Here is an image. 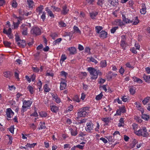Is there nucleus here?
Here are the masks:
<instances>
[{
    "mask_svg": "<svg viewBox=\"0 0 150 150\" xmlns=\"http://www.w3.org/2000/svg\"><path fill=\"white\" fill-rule=\"evenodd\" d=\"M87 70L91 75V78L93 79H96L98 78L99 74L100 75H101L102 74L100 70H96L91 67H88Z\"/></svg>",
    "mask_w": 150,
    "mask_h": 150,
    "instance_id": "nucleus-1",
    "label": "nucleus"
},
{
    "mask_svg": "<svg viewBox=\"0 0 150 150\" xmlns=\"http://www.w3.org/2000/svg\"><path fill=\"white\" fill-rule=\"evenodd\" d=\"M135 134L137 136H142L144 137H147L149 135L148 133L147 132L146 128L145 127H143L141 129L136 131Z\"/></svg>",
    "mask_w": 150,
    "mask_h": 150,
    "instance_id": "nucleus-2",
    "label": "nucleus"
},
{
    "mask_svg": "<svg viewBox=\"0 0 150 150\" xmlns=\"http://www.w3.org/2000/svg\"><path fill=\"white\" fill-rule=\"evenodd\" d=\"M89 108L88 107H85L80 109L79 112L78 113V117H85L88 114L89 111Z\"/></svg>",
    "mask_w": 150,
    "mask_h": 150,
    "instance_id": "nucleus-3",
    "label": "nucleus"
},
{
    "mask_svg": "<svg viewBox=\"0 0 150 150\" xmlns=\"http://www.w3.org/2000/svg\"><path fill=\"white\" fill-rule=\"evenodd\" d=\"M123 21L127 24L133 23V25H137L139 22V21L138 19V17L136 16L134 17L135 21L133 22L132 20H130L126 18L124 15H122Z\"/></svg>",
    "mask_w": 150,
    "mask_h": 150,
    "instance_id": "nucleus-4",
    "label": "nucleus"
},
{
    "mask_svg": "<svg viewBox=\"0 0 150 150\" xmlns=\"http://www.w3.org/2000/svg\"><path fill=\"white\" fill-rule=\"evenodd\" d=\"M86 131L88 133H91L94 131V127L93 124L90 122L87 123L86 126L85 127Z\"/></svg>",
    "mask_w": 150,
    "mask_h": 150,
    "instance_id": "nucleus-5",
    "label": "nucleus"
},
{
    "mask_svg": "<svg viewBox=\"0 0 150 150\" xmlns=\"http://www.w3.org/2000/svg\"><path fill=\"white\" fill-rule=\"evenodd\" d=\"M30 32L32 34L35 35H39L41 33L40 29L37 27L33 28L31 30Z\"/></svg>",
    "mask_w": 150,
    "mask_h": 150,
    "instance_id": "nucleus-6",
    "label": "nucleus"
},
{
    "mask_svg": "<svg viewBox=\"0 0 150 150\" xmlns=\"http://www.w3.org/2000/svg\"><path fill=\"white\" fill-rule=\"evenodd\" d=\"M121 39L120 46L123 49L125 50L126 47L127 45V43L126 42V37L125 35H122L121 36Z\"/></svg>",
    "mask_w": 150,
    "mask_h": 150,
    "instance_id": "nucleus-7",
    "label": "nucleus"
},
{
    "mask_svg": "<svg viewBox=\"0 0 150 150\" xmlns=\"http://www.w3.org/2000/svg\"><path fill=\"white\" fill-rule=\"evenodd\" d=\"M61 79L62 81L60 83V89L62 91L65 89L67 87V84L64 79L61 78Z\"/></svg>",
    "mask_w": 150,
    "mask_h": 150,
    "instance_id": "nucleus-8",
    "label": "nucleus"
},
{
    "mask_svg": "<svg viewBox=\"0 0 150 150\" xmlns=\"http://www.w3.org/2000/svg\"><path fill=\"white\" fill-rule=\"evenodd\" d=\"M20 28L21 30L22 33L23 35H25L28 34V28L25 25H22L20 27Z\"/></svg>",
    "mask_w": 150,
    "mask_h": 150,
    "instance_id": "nucleus-9",
    "label": "nucleus"
},
{
    "mask_svg": "<svg viewBox=\"0 0 150 150\" xmlns=\"http://www.w3.org/2000/svg\"><path fill=\"white\" fill-rule=\"evenodd\" d=\"M14 114V112L10 108L6 109V115L8 118H10L12 117Z\"/></svg>",
    "mask_w": 150,
    "mask_h": 150,
    "instance_id": "nucleus-10",
    "label": "nucleus"
},
{
    "mask_svg": "<svg viewBox=\"0 0 150 150\" xmlns=\"http://www.w3.org/2000/svg\"><path fill=\"white\" fill-rule=\"evenodd\" d=\"M125 107L123 106L121 107H119V109L116 110V114L118 115H120L122 113H124L125 112Z\"/></svg>",
    "mask_w": 150,
    "mask_h": 150,
    "instance_id": "nucleus-11",
    "label": "nucleus"
},
{
    "mask_svg": "<svg viewBox=\"0 0 150 150\" xmlns=\"http://www.w3.org/2000/svg\"><path fill=\"white\" fill-rule=\"evenodd\" d=\"M50 110L53 113H57L59 111V107L55 105H50Z\"/></svg>",
    "mask_w": 150,
    "mask_h": 150,
    "instance_id": "nucleus-12",
    "label": "nucleus"
},
{
    "mask_svg": "<svg viewBox=\"0 0 150 150\" xmlns=\"http://www.w3.org/2000/svg\"><path fill=\"white\" fill-rule=\"evenodd\" d=\"M108 1L107 6L112 5L114 6L118 3V0H107Z\"/></svg>",
    "mask_w": 150,
    "mask_h": 150,
    "instance_id": "nucleus-13",
    "label": "nucleus"
},
{
    "mask_svg": "<svg viewBox=\"0 0 150 150\" xmlns=\"http://www.w3.org/2000/svg\"><path fill=\"white\" fill-rule=\"evenodd\" d=\"M32 103V102L30 100H24L23 102V105L28 108L30 107Z\"/></svg>",
    "mask_w": 150,
    "mask_h": 150,
    "instance_id": "nucleus-14",
    "label": "nucleus"
},
{
    "mask_svg": "<svg viewBox=\"0 0 150 150\" xmlns=\"http://www.w3.org/2000/svg\"><path fill=\"white\" fill-rule=\"evenodd\" d=\"M53 100L57 103H59L61 102V100L56 94H52Z\"/></svg>",
    "mask_w": 150,
    "mask_h": 150,
    "instance_id": "nucleus-15",
    "label": "nucleus"
},
{
    "mask_svg": "<svg viewBox=\"0 0 150 150\" xmlns=\"http://www.w3.org/2000/svg\"><path fill=\"white\" fill-rule=\"evenodd\" d=\"M113 24L114 25L117 26H122L124 25L123 22L120 19H118L116 20L113 22Z\"/></svg>",
    "mask_w": 150,
    "mask_h": 150,
    "instance_id": "nucleus-16",
    "label": "nucleus"
},
{
    "mask_svg": "<svg viewBox=\"0 0 150 150\" xmlns=\"http://www.w3.org/2000/svg\"><path fill=\"white\" fill-rule=\"evenodd\" d=\"M140 12L142 14H145L146 13V7L145 4H142V8L140 11Z\"/></svg>",
    "mask_w": 150,
    "mask_h": 150,
    "instance_id": "nucleus-17",
    "label": "nucleus"
},
{
    "mask_svg": "<svg viewBox=\"0 0 150 150\" xmlns=\"http://www.w3.org/2000/svg\"><path fill=\"white\" fill-rule=\"evenodd\" d=\"M105 1L104 0H98L97 3V4L99 6L103 7V4L105 6H107V3H105Z\"/></svg>",
    "mask_w": 150,
    "mask_h": 150,
    "instance_id": "nucleus-18",
    "label": "nucleus"
},
{
    "mask_svg": "<svg viewBox=\"0 0 150 150\" xmlns=\"http://www.w3.org/2000/svg\"><path fill=\"white\" fill-rule=\"evenodd\" d=\"M99 36L103 38H105L106 37L107 33L105 31L102 30L99 33Z\"/></svg>",
    "mask_w": 150,
    "mask_h": 150,
    "instance_id": "nucleus-19",
    "label": "nucleus"
},
{
    "mask_svg": "<svg viewBox=\"0 0 150 150\" xmlns=\"http://www.w3.org/2000/svg\"><path fill=\"white\" fill-rule=\"evenodd\" d=\"M18 44L20 47L24 48L26 45L25 41L24 40H20L19 42H18Z\"/></svg>",
    "mask_w": 150,
    "mask_h": 150,
    "instance_id": "nucleus-20",
    "label": "nucleus"
},
{
    "mask_svg": "<svg viewBox=\"0 0 150 150\" xmlns=\"http://www.w3.org/2000/svg\"><path fill=\"white\" fill-rule=\"evenodd\" d=\"M45 11L47 12L48 15L50 17L53 18H54V14L52 13V11L48 7H46L45 8Z\"/></svg>",
    "mask_w": 150,
    "mask_h": 150,
    "instance_id": "nucleus-21",
    "label": "nucleus"
},
{
    "mask_svg": "<svg viewBox=\"0 0 150 150\" xmlns=\"http://www.w3.org/2000/svg\"><path fill=\"white\" fill-rule=\"evenodd\" d=\"M69 11L66 6H64L62 7V10L61 12L62 14L64 15L67 14Z\"/></svg>",
    "mask_w": 150,
    "mask_h": 150,
    "instance_id": "nucleus-22",
    "label": "nucleus"
},
{
    "mask_svg": "<svg viewBox=\"0 0 150 150\" xmlns=\"http://www.w3.org/2000/svg\"><path fill=\"white\" fill-rule=\"evenodd\" d=\"M143 78L145 81L148 83H150V76H147L144 74Z\"/></svg>",
    "mask_w": 150,
    "mask_h": 150,
    "instance_id": "nucleus-23",
    "label": "nucleus"
},
{
    "mask_svg": "<svg viewBox=\"0 0 150 150\" xmlns=\"http://www.w3.org/2000/svg\"><path fill=\"white\" fill-rule=\"evenodd\" d=\"M68 50L70 54H74L76 53V50L75 47H69Z\"/></svg>",
    "mask_w": 150,
    "mask_h": 150,
    "instance_id": "nucleus-24",
    "label": "nucleus"
},
{
    "mask_svg": "<svg viewBox=\"0 0 150 150\" xmlns=\"http://www.w3.org/2000/svg\"><path fill=\"white\" fill-rule=\"evenodd\" d=\"M132 79L134 81L137 82L138 83H142L143 82V81L141 79L138 78L135 76L132 77Z\"/></svg>",
    "mask_w": 150,
    "mask_h": 150,
    "instance_id": "nucleus-25",
    "label": "nucleus"
},
{
    "mask_svg": "<svg viewBox=\"0 0 150 150\" xmlns=\"http://www.w3.org/2000/svg\"><path fill=\"white\" fill-rule=\"evenodd\" d=\"M3 32L4 33L7 35L8 37H9L10 34H11V28H10L8 29V30H6L5 29V28H4Z\"/></svg>",
    "mask_w": 150,
    "mask_h": 150,
    "instance_id": "nucleus-26",
    "label": "nucleus"
},
{
    "mask_svg": "<svg viewBox=\"0 0 150 150\" xmlns=\"http://www.w3.org/2000/svg\"><path fill=\"white\" fill-rule=\"evenodd\" d=\"M43 9V5H40V6L37 7L36 9V11L39 12V15L41 13H42V10Z\"/></svg>",
    "mask_w": 150,
    "mask_h": 150,
    "instance_id": "nucleus-27",
    "label": "nucleus"
},
{
    "mask_svg": "<svg viewBox=\"0 0 150 150\" xmlns=\"http://www.w3.org/2000/svg\"><path fill=\"white\" fill-rule=\"evenodd\" d=\"M28 7L30 8H32L34 6V2L32 0H27Z\"/></svg>",
    "mask_w": 150,
    "mask_h": 150,
    "instance_id": "nucleus-28",
    "label": "nucleus"
},
{
    "mask_svg": "<svg viewBox=\"0 0 150 150\" xmlns=\"http://www.w3.org/2000/svg\"><path fill=\"white\" fill-rule=\"evenodd\" d=\"M71 132V135L73 136H76L77 134V132L76 130L74 129L71 128H70L69 129Z\"/></svg>",
    "mask_w": 150,
    "mask_h": 150,
    "instance_id": "nucleus-29",
    "label": "nucleus"
},
{
    "mask_svg": "<svg viewBox=\"0 0 150 150\" xmlns=\"http://www.w3.org/2000/svg\"><path fill=\"white\" fill-rule=\"evenodd\" d=\"M119 121V123L118 124V126L119 127L124 126V118H121Z\"/></svg>",
    "mask_w": 150,
    "mask_h": 150,
    "instance_id": "nucleus-30",
    "label": "nucleus"
},
{
    "mask_svg": "<svg viewBox=\"0 0 150 150\" xmlns=\"http://www.w3.org/2000/svg\"><path fill=\"white\" fill-rule=\"evenodd\" d=\"M150 99V97L147 96L142 101V103L144 105H145L148 103Z\"/></svg>",
    "mask_w": 150,
    "mask_h": 150,
    "instance_id": "nucleus-31",
    "label": "nucleus"
},
{
    "mask_svg": "<svg viewBox=\"0 0 150 150\" xmlns=\"http://www.w3.org/2000/svg\"><path fill=\"white\" fill-rule=\"evenodd\" d=\"M98 12H93L90 13V14L91 17L93 19H95V17L98 14Z\"/></svg>",
    "mask_w": 150,
    "mask_h": 150,
    "instance_id": "nucleus-32",
    "label": "nucleus"
},
{
    "mask_svg": "<svg viewBox=\"0 0 150 150\" xmlns=\"http://www.w3.org/2000/svg\"><path fill=\"white\" fill-rule=\"evenodd\" d=\"M100 66L101 67H105L107 66V62L105 60L101 61L100 63Z\"/></svg>",
    "mask_w": 150,
    "mask_h": 150,
    "instance_id": "nucleus-33",
    "label": "nucleus"
},
{
    "mask_svg": "<svg viewBox=\"0 0 150 150\" xmlns=\"http://www.w3.org/2000/svg\"><path fill=\"white\" fill-rule=\"evenodd\" d=\"M40 126V127L38 128L39 129H45L46 127L45 126V123L43 122H41L39 124Z\"/></svg>",
    "mask_w": 150,
    "mask_h": 150,
    "instance_id": "nucleus-34",
    "label": "nucleus"
},
{
    "mask_svg": "<svg viewBox=\"0 0 150 150\" xmlns=\"http://www.w3.org/2000/svg\"><path fill=\"white\" fill-rule=\"evenodd\" d=\"M142 119L146 121L148 120L149 119V115H147L146 114H143L142 113Z\"/></svg>",
    "mask_w": 150,
    "mask_h": 150,
    "instance_id": "nucleus-35",
    "label": "nucleus"
},
{
    "mask_svg": "<svg viewBox=\"0 0 150 150\" xmlns=\"http://www.w3.org/2000/svg\"><path fill=\"white\" fill-rule=\"evenodd\" d=\"M103 28L102 26H96L95 27V29L96 32L97 33H99L100 32L102 29Z\"/></svg>",
    "mask_w": 150,
    "mask_h": 150,
    "instance_id": "nucleus-36",
    "label": "nucleus"
},
{
    "mask_svg": "<svg viewBox=\"0 0 150 150\" xmlns=\"http://www.w3.org/2000/svg\"><path fill=\"white\" fill-rule=\"evenodd\" d=\"M4 74V76L6 78H9L11 76V72L9 71H6Z\"/></svg>",
    "mask_w": 150,
    "mask_h": 150,
    "instance_id": "nucleus-37",
    "label": "nucleus"
},
{
    "mask_svg": "<svg viewBox=\"0 0 150 150\" xmlns=\"http://www.w3.org/2000/svg\"><path fill=\"white\" fill-rule=\"evenodd\" d=\"M133 129L134 130V133L135 134L136 131H137V129L138 128V125L135 123L133 124L132 125Z\"/></svg>",
    "mask_w": 150,
    "mask_h": 150,
    "instance_id": "nucleus-38",
    "label": "nucleus"
},
{
    "mask_svg": "<svg viewBox=\"0 0 150 150\" xmlns=\"http://www.w3.org/2000/svg\"><path fill=\"white\" fill-rule=\"evenodd\" d=\"M12 6L14 8H16L17 7L18 4L16 2V0H13L11 4Z\"/></svg>",
    "mask_w": 150,
    "mask_h": 150,
    "instance_id": "nucleus-39",
    "label": "nucleus"
},
{
    "mask_svg": "<svg viewBox=\"0 0 150 150\" xmlns=\"http://www.w3.org/2000/svg\"><path fill=\"white\" fill-rule=\"evenodd\" d=\"M67 59V57L66 56L65 54H62L61 57V59L60 60V63L61 62L63 63L65 60Z\"/></svg>",
    "mask_w": 150,
    "mask_h": 150,
    "instance_id": "nucleus-40",
    "label": "nucleus"
},
{
    "mask_svg": "<svg viewBox=\"0 0 150 150\" xmlns=\"http://www.w3.org/2000/svg\"><path fill=\"white\" fill-rule=\"evenodd\" d=\"M3 43L6 47H10L11 45V43L8 41H4Z\"/></svg>",
    "mask_w": 150,
    "mask_h": 150,
    "instance_id": "nucleus-41",
    "label": "nucleus"
},
{
    "mask_svg": "<svg viewBox=\"0 0 150 150\" xmlns=\"http://www.w3.org/2000/svg\"><path fill=\"white\" fill-rule=\"evenodd\" d=\"M27 89L31 94L33 93L34 92L33 88L31 86L29 85L27 87Z\"/></svg>",
    "mask_w": 150,
    "mask_h": 150,
    "instance_id": "nucleus-42",
    "label": "nucleus"
},
{
    "mask_svg": "<svg viewBox=\"0 0 150 150\" xmlns=\"http://www.w3.org/2000/svg\"><path fill=\"white\" fill-rule=\"evenodd\" d=\"M74 31L77 33H81V31L79 28L76 26H74L73 27Z\"/></svg>",
    "mask_w": 150,
    "mask_h": 150,
    "instance_id": "nucleus-43",
    "label": "nucleus"
},
{
    "mask_svg": "<svg viewBox=\"0 0 150 150\" xmlns=\"http://www.w3.org/2000/svg\"><path fill=\"white\" fill-rule=\"evenodd\" d=\"M102 120L105 122L107 125H108L110 120L109 118H103L102 119Z\"/></svg>",
    "mask_w": 150,
    "mask_h": 150,
    "instance_id": "nucleus-44",
    "label": "nucleus"
},
{
    "mask_svg": "<svg viewBox=\"0 0 150 150\" xmlns=\"http://www.w3.org/2000/svg\"><path fill=\"white\" fill-rule=\"evenodd\" d=\"M44 91L46 92H48L50 90V88L48 86V85L47 84H45L44 85Z\"/></svg>",
    "mask_w": 150,
    "mask_h": 150,
    "instance_id": "nucleus-45",
    "label": "nucleus"
},
{
    "mask_svg": "<svg viewBox=\"0 0 150 150\" xmlns=\"http://www.w3.org/2000/svg\"><path fill=\"white\" fill-rule=\"evenodd\" d=\"M20 23V21H19L18 19V21L16 23H15V22H13V24L14 25V28H17L19 25Z\"/></svg>",
    "mask_w": 150,
    "mask_h": 150,
    "instance_id": "nucleus-46",
    "label": "nucleus"
},
{
    "mask_svg": "<svg viewBox=\"0 0 150 150\" xmlns=\"http://www.w3.org/2000/svg\"><path fill=\"white\" fill-rule=\"evenodd\" d=\"M62 40L61 38H59L53 42V45H55L57 43H59Z\"/></svg>",
    "mask_w": 150,
    "mask_h": 150,
    "instance_id": "nucleus-47",
    "label": "nucleus"
},
{
    "mask_svg": "<svg viewBox=\"0 0 150 150\" xmlns=\"http://www.w3.org/2000/svg\"><path fill=\"white\" fill-rule=\"evenodd\" d=\"M59 27H65L67 25L66 24L62 21H59Z\"/></svg>",
    "mask_w": 150,
    "mask_h": 150,
    "instance_id": "nucleus-48",
    "label": "nucleus"
},
{
    "mask_svg": "<svg viewBox=\"0 0 150 150\" xmlns=\"http://www.w3.org/2000/svg\"><path fill=\"white\" fill-rule=\"evenodd\" d=\"M39 115L42 117H45L47 116V114L44 112H40Z\"/></svg>",
    "mask_w": 150,
    "mask_h": 150,
    "instance_id": "nucleus-49",
    "label": "nucleus"
},
{
    "mask_svg": "<svg viewBox=\"0 0 150 150\" xmlns=\"http://www.w3.org/2000/svg\"><path fill=\"white\" fill-rule=\"evenodd\" d=\"M103 96V94L102 93H100L98 95L96 96V99L97 100H100Z\"/></svg>",
    "mask_w": 150,
    "mask_h": 150,
    "instance_id": "nucleus-50",
    "label": "nucleus"
},
{
    "mask_svg": "<svg viewBox=\"0 0 150 150\" xmlns=\"http://www.w3.org/2000/svg\"><path fill=\"white\" fill-rule=\"evenodd\" d=\"M129 91L130 93L132 94H134L135 92L134 88L132 87L131 86H130L129 87Z\"/></svg>",
    "mask_w": 150,
    "mask_h": 150,
    "instance_id": "nucleus-51",
    "label": "nucleus"
},
{
    "mask_svg": "<svg viewBox=\"0 0 150 150\" xmlns=\"http://www.w3.org/2000/svg\"><path fill=\"white\" fill-rule=\"evenodd\" d=\"M52 39L55 40L56 38L58 37V35L56 33H51L50 35Z\"/></svg>",
    "mask_w": 150,
    "mask_h": 150,
    "instance_id": "nucleus-52",
    "label": "nucleus"
},
{
    "mask_svg": "<svg viewBox=\"0 0 150 150\" xmlns=\"http://www.w3.org/2000/svg\"><path fill=\"white\" fill-rule=\"evenodd\" d=\"M41 18L43 21H44L46 19V13L44 11L42 12V15L41 16Z\"/></svg>",
    "mask_w": 150,
    "mask_h": 150,
    "instance_id": "nucleus-53",
    "label": "nucleus"
},
{
    "mask_svg": "<svg viewBox=\"0 0 150 150\" xmlns=\"http://www.w3.org/2000/svg\"><path fill=\"white\" fill-rule=\"evenodd\" d=\"M18 12L19 14L22 16H23L25 14V11L23 9H19L18 10Z\"/></svg>",
    "mask_w": 150,
    "mask_h": 150,
    "instance_id": "nucleus-54",
    "label": "nucleus"
},
{
    "mask_svg": "<svg viewBox=\"0 0 150 150\" xmlns=\"http://www.w3.org/2000/svg\"><path fill=\"white\" fill-rule=\"evenodd\" d=\"M89 59L91 62H94L95 64H97L98 62V61L93 57H89Z\"/></svg>",
    "mask_w": 150,
    "mask_h": 150,
    "instance_id": "nucleus-55",
    "label": "nucleus"
},
{
    "mask_svg": "<svg viewBox=\"0 0 150 150\" xmlns=\"http://www.w3.org/2000/svg\"><path fill=\"white\" fill-rule=\"evenodd\" d=\"M118 27L117 26L112 28L110 30L111 33H114L115 32L116 30L118 29Z\"/></svg>",
    "mask_w": 150,
    "mask_h": 150,
    "instance_id": "nucleus-56",
    "label": "nucleus"
},
{
    "mask_svg": "<svg viewBox=\"0 0 150 150\" xmlns=\"http://www.w3.org/2000/svg\"><path fill=\"white\" fill-rule=\"evenodd\" d=\"M138 143L137 140L135 139H134L133 140V142L132 143V148H133L135 147L136 144Z\"/></svg>",
    "mask_w": 150,
    "mask_h": 150,
    "instance_id": "nucleus-57",
    "label": "nucleus"
},
{
    "mask_svg": "<svg viewBox=\"0 0 150 150\" xmlns=\"http://www.w3.org/2000/svg\"><path fill=\"white\" fill-rule=\"evenodd\" d=\"M28 108L26 107L25 106H24L23 105L21 111V114H22V113H23L24 112L26 111L27 109Z\"/></svg>",
    "mask_w": 150,
    "mask_h": 150,
    "instance_id": "nucleus-58",
    "label": "nucleus"
},
{
    "mask_svg": "<svg viewBox=\"0 0 150 150\" xmlns=\"http://www.w3.org/2000/svg\"><path fill=\"white\" fill-rule=\"evenodd\" d=\"M60 74L61 76H64L65 78H66L67 76V73L64 71H61Z\"/></svg>",
    "mask_w": 150,
    "mask_h": 150,
    "instance_id": "nucleus-59",
    "label": "nucleus"
},
{
    "mask_svg": "<svg viewBox=\"0 0 150 150\" xmlns=\"http://www.w3.org/2000/svg\"><path fill=\"white\" fill-rule=\"evenodd\" d=\"M30 127L33 129L35 130L36 128V126L33 123L29 125Z\"/></svg>",
    "mask_w": 150,
    "mask_h": 150,
    "instance_id": "nucleus-60",
    "label": "nucleus"
},
{
    "mask_svg": "<svg viewBox=\"0 0 150 150\" xmlns=\"http://www.w3.org/2000/svg\"><path fill=\"white\" fill-rule=\"evenodd\" d=\"M6 136L8 137L9 138V142H8V144H11L12 143V140L13 139V138L12 137L10 136L9 135H7Z\"/></svg>",
    "mask_w": 150,
    "mask_h": 150,
    "instance_id": "nucleus-61",
    "label": "nucleus"
},
{
    "mask_svg": "<svg viewBox=\"0 0 150 150\" xmlns=\"http://www.w3.org/2000/svg\"><path fill=\"white\" fill-rule=\"evenodd\" d=\"M131 52L134 54H136L137 53V51L136 50L135 48L134 47H132L130 49Z\"/></svg>",
    "mask_w": 150,
    "mask_h": 150,
    "instance_id": "nucleus-62",
    "label": "nucleus"
},
{
    "mask_svg": "<svg viewBox=\"0 0 150 150\" xmlns=\"http://www.w3.org/2000/svg\"><path fill=\"white\" fill-rule=\"evenodd\" d=\"M125 70L122 67L119 69V72L122 75H123L124 73Z\"/></svg>",
    "mask_w": 150,
    "mask_h": 150,
    "instance_id": "nucleus-63",
    "label": "nucleus"
},
{
    "mask_svg": "<svg viewBox=\"0 0 150 150\" xmlns=\"http://www.w3.org/2000/svg\"><path fill=\"white\" fill-rule=\"evenodd\" d=\"M32 69L34 72H38L39 71V69L37 67H32Z\"/></svg>",
    "mask_w": 150,
    "mask_h": 150,
    "instance_id": "nucleus-64",
    "label": "nucleus"
}]
</instances>
